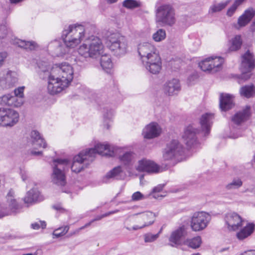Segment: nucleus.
Wrapping results in <instances>:
<instances>
[{"mask_svg": "<svg viewBox=\"0 0 255 255\" xmlns=\"http://www.w3.org/2000/svg\"><path fill=\"white\" fill-rule=\"evenodd\" d=\"M104 46L101 40L95 36L87 39L78 49V53L85 58H96L101 55L100 64L107 73H110L113 67L111 57L107 54H103Z\"/></svg>", "mask_w": 255, "mask_h": 255, "instance_id": "obj_1", "label": "nucleus"}, {"mask_svg": "<svg viewBox=\"0 0 255 255\" xmlns=\"http://www.w3.org/2000/svg\"><path fill=\"white\" fill-rule=\"evenodd\" d=\"M161 1L157 0L155 5L156 22L162 26H172L176 21L175 9L170 4H160Z\"/></svg>", "mask_w": 255, "mask_h": 255, "instance_id": "obj_2", "label": "nucleus"}, {"mask_svg": "<svg viewBox=\"0 0 255 255\" xmlns=\"http://www.w3.org/2000/svg\"><path fill=\"white\" fill-rule=\"evenodd\" d=\"M85 32V28L83 25L72 24L63 31L62 37L67 47L74 48L83 39Z\"/></svg>", "mask_w": 255, "mask_h": 255, "instance_id": "obj_3", "label": "nucleus"}, {"mask_svg": "<svg viewBox=\"0 0 255 255\" xmlns=\"http://www.w3.org/2000/svg\"><path fill=\"white\" fill-rule=\"evenodd\" d=\"M107 44L109 49L117 56L127 53L128 46L126 38L117 31H108L107 34Z\"/></svg>", "mask_w": 255, "mask_h": 255, "instance_id": "obj_4", "label": "nucleus"}, {"mask_svg": "<svg viewBox=\"0 0 255 255\" xmlns=\"http://www.w3.org/2000/svg\"><path fill=\"white\" fill-rule=\"evenodd\" d=\"M70 165L67 159H57L53 160L52 173L51 175L52 183L58 186L63 187L66 184L65 171Z\"/></svg>", "mask_w": 255, "mask_h": 255, "instance_id": "obj_5", "label": "nucleus"}, {"mask_svg": "<svg viewBox=\"0 0 255 255\" xmlns=\"http://www.w3.org/2000/svg\"><path fill=\"white\" fill-rule=\"evenodd\" d=\"M52 73L55 77L64 81L66 83H70L73 79V69L72 66L67 62L55 64L52 67Z\"/></svg>", "mask_w": 255, "mask_h": 255, "instance_id": "obj_6", "label": "nucleus"}, {"mask_svg": "<svg viewBox=\"0 0 255 255\" xmlns=\"http://www.w3.org/2000/svg\"><path fill=\"white\" fill-rule=\"evenodd\" d=\"M255 67V60L254 55L249 50L242 56L241 70L242 72L240 76L239 83H241L249 79L251 71Z\"/></svg>", "mask_w": 255, "mask_h": 255, "instance_id": "obj_7", "label": "nucleus"}, {"mask_svg": "<svg viewBox=\"0 0 255 255\" xmlns=\"http://www.w3.org/2000/svg\"><path fill=\"white\" fill-rule=\"evenodd\" d=\"M18 113L9 108H0V126L11 128L15 126L19 121Z\"/></svg>", "mask_w": 255, "mask_h": 255, "instance_id": "obj_8", "label": "nucleus"}, {"mask_svg": "<svg viewBox=\"0 0 255 255\" xmlns=\"http://www.w3.org/2000/svg\"><path fill=\"white\" fill-rule=\"evenodd\" d=\"M211 219L210 215L207 212H195L191 219V228L195 232L202 231L207 227Z\"/></svg>", "mask_w": 255, "mask_h": 255, "instance_id": "obj_9", "label": "nucleus"}, {"mask_svg": "<svg viewBox=\"0 0 255 255\" xmlns=\"http://www.w3.org/2000/svg\"><path fill=\"white\" fill-rule=\"evenodd\" d=\"M183 153V145L178 140L173 139L167 144L163 151V158L164 160H171L181 155Z\"/></svg>", "mask_w": 255, "mask_h": 255, "instance_id": "obj_10", "label": "nucleus"}, {"mask_svg": "<svg viewBox=\"0 0 255 255\" xmlns=\"http://www.w3.org/2000/svg\"><path fill=\"white\" fill-rule=\"evenodd\" d=\"M114 148L108 143H97L94 148L87 149L85 151L87 153L90 161H92L96 155L99 154L102 155L113 156L115 155Z\"/></svg>", "mask_w": 255, "mask_h": 255, "instance_id": "obj_11", "label": "nucleus"}, {"mask_svg": "<svg viewBox=\"0 0 255 255\" xmlns=\"http://www.w3.org/2000/svg\"><path fill=\"white\" fill-rule=\"evenodd\" d=\"M141 61L145 69L153 74H158L161 69V59L157 53L145 58Z\"/></svg>", "mask_w": 255, "mask_h": 255, "instance_id": "obj_12", "label": "nucleus"}, {"mask_svg": "<svg viewBox=\"0 0 255 255\" xmlns=\"http://www.w3.org/2000/svg\"><path fill=\"white\" fill-rule=\"evenodd\" d=\"M90 161L85 151H82L73 158L72 164L71 166V170L75 173L80 172L85 168Z\"/></svg>", "mask_w": 255, "mask_h": 255, "instance_id": "obj_13", "label": "nucleus"}, {"mask_svg": "<svg viewBox=\"0 0 255 255\" xmlns=\"http://www.w3.org/2000/svg\"><path fill=\"white\" fill-rule=\"evenodd\" d=\"M188 228L182 225L173 231L169 238V244L173 247H176L182 244V239L187 235Z\"/></svg>", "mask_w": 255, "mask_h": 255, "instance_id": "obj_14", "label": "nucleus"}, {"mask_svg": "<svg viewBox=\"0 0 255 255\" xmlns=\"http://www.w3.org/2000/svg\"><path fill=\"white\" fill-rule=\"evenodd\" d=\"M224 220L230 231H236L242 226V218L235 212L227 213L225 216Z\"/></svg>", "mask_w": 255, "mask_h": 255, "instance_id": "obj_15", "label": "nucleus"}, {"mask_svg": "<svg viewBox=\"0 0 255 255\" xmlns=\"http://www.w3.org/2000/svg\"><path fill=\"white\" fill-rule=\"evenodd\" d=\"M64 81L55 77L53 79H50L48 82L47 89L48 92L51 95L57 94L62 91L65 88L70 84L66 83L64 84Z\"/></svg>", "mask_w": 255, "mask_h": 255, "instance_id": "obj_16", "label": "nucleus"}, {"mask_svg": "<svg viewBox=\"0 0 255 255\" xmlns=\"http://www.w3.org/2000/svg\"><path fill=\"white\" fill-rule=\"evenodd\" d=\"M17 74L14 71H7L5 75L0 73V86L3 89L9 88L17 83Z\"/></svg>", "mask_w": 255, "mask_h": 255, "instance_id": "obj_17", "label": "nucleus"}, {"mask_svg": "<svg viewBox=\"0 0 255 255\" xmlns=\"http://www.w3.org/2000/svg\"><path fill=\"white\" fill-rule=\"evenodd\" d=\"M198 131L193 125H189L185 128L183 138L188 146L192 147L196 143V134Z\"/></svg>", "mask_w": 255, "mask_h": 255, "instance_id": "obj_18", "label": "nucleus"}, {"mask_svg": "<svg viewBox=\"0 0 255 255\" xmlns=\"http://www.w3.org/2000/svg\"><path fill=\"white\" fill-rule=\"evenodd\" d=\"M136 169L139 172L156 173L159 171V167L153 161L143 159L138 161Z\"/></svg>", "mask_w": 255, "mask_h": 255, "instance_id": "obj_19", "label": "nucleus"}, {"mask_svg": "<svg viewBox=\"0 0 255 255\" xmlns=\"http://www.w3.org/2000/svg\"><path fill=\"white\" fill-rule=\"evenodd\" d=\"M24 99L8 94L0 98V104L13 107H19L23 105Z\"/></svg>", "mask_w": 255, "mask_h": 255, "instance_id": "obj_20", "label": "nucleus"}, {"mask_svg": "<svg viewBox=\"0 0 255 255\" xmlns=\"http://www.w3.org/2000/svg\"><path fill=\"white\" fill-rule=\"evenodd\" d=\"M138 53L141 61L145 59V58H147L157 53L154 46L147 42L141 43L138 45Z\"/></svg>", "mask_w": 255, "mask_h": 255, "instance_id": "obj_21", "label": "nucleus"}, {"mask_svg": "<svg viewBox=\"0 0 255 255\" xmlns=\"http://www.w3.org/2000/svg\"><path fill=\"white\" fill-rule=\"evenodd\" d=\"M214 118V114L211 113H206L202 116L200 123L201 130L204 133V136H207L209 134Z\"/></svg>", "mask_w": 255, "mask_h": 255, "instance_id": "obj_22", "label": "nucleus"}, {"mask_svg": "<svg viewBox=\"0 0 255 255\" xmlns=\"http://www.w3.org/2000/svg\"><path fill=\"white\" fill-rule=\"evenodd\" d=\"M160 128L155 123H151L147 125L143 130L142 134L144 138L151 139L159 135Z\"/></svg>", "mask_w": 255, "mask_h": 255, "instance_id": "obj_23", "label": "nucleus"}, {"mask_svg": "<svg viewBox=\"0 0 255 255\" xmlns=\"http://www.w3.org/2000/svg\"><path fill=\"white\" fill-rule=\"evenodd\" d=\"M164 92L168 96L176 95L180 90V85L178 80L173 79L164 85Z\"/></svg>", "mask_w": 255, "mask_h": 255, "instance_id": "obj_24", "label": "nucleus"}, {"mask_svg": "<svg viewBox=\"0 0 255 255\" xmlns=\"http://www.w3.org/2000/svg\"><path fill=\"white\" fill-rule=\"evenodd\" d=\"M234 106L233 97L228 94H221L220 97V108L222 111L231 109Z\"/></svg>", "mask_w": 255, "mask_h": 255, "instance_id": "obj_25", "label": "nucleus"}, {"mask_svg": "<svg viewBox=\"0 0 255 255\" xmlns=\"http://www.w3.org/2000/svg\"><path fill=\"white\" fill-rule=\"evenodd\" d=\"M250 116V107L247 106L246 108L236 113L232 120L234 123L239 125L248 120Z\"/></svg>", "mask_w": 255, "mask_h": 255, "instance_id": "obj_26", "label": "nucleus"}, {"mask_svg": "<svg viewBox=\"0 0 255 255\" xmlns=\"http://www.w3.org/2000/svg\"><path fill=\"white\" fill-rule=\"evenodd\" d=\"M125 176L124 172L122 170L121 166H118L115 167L110 171L108 172L105 177V182H108V180L116 179L121 180L123 179Z\"/></svg>", "mask_w": 255, "mask_h": 255, "instance_id": "obj_27", "label": "nucleus"}, {"mask_svg": "<svg viewBox=\"0 0 255 255\" xmlns=\"http://www.w3.org/2000/svg\"><path fill=\"white\" fill-rule=\"evenodd\" d=\"M43 199L39 191L36 188H33L27 192L24 201L25 203H32L41 201Z\"/></svg>", "mask_w": 255, "mask_h": 255, "instance_id": "obj_28", "label": "nucleus"}, {"mask_svg": "<svg viewBox=\"0 0 255 255\" xmlns=\"http://www.w3.org/2000/svg\"><path fill=\"white\" fill-rule=\"evenodd\" d=\"M30 137L32 144L34 147H46L47 144L45 140L38 131L32 130L30 133Z\"/></svg>", "mask_w": 255, "mask_h": 255, "instance_id": "obj_29", "label": "nucleus"}, {"mask_svg": "<svg viewBox=\"0 0 255 255\" xmlns=\"http://www.w3.org/2000/svg\"><path fill=\"white\" fill-rule=\"evenodd\" d=\"M135 157V154L132 151L123 152L119 156L120 162L124 165L128 166L132 165Z\"/></svg>", "mask_w": 255, "mask_h": 255, "instance_id": "obj_30", "label": "nucleus"}, {"mask_svg": "<svg viewBox=\"0 0 255 255\" xmlns=\"http://www.w3.org/2000/svg\"><path fill=\"white\" fill-rule=\"evenodd\" d=\"M255 225L248 224L237 233V237L239 240H243L250 236L255 230Z\"/></svg>", "mask_w": 255, "mask_h": 255, "instance_id": "obj_31", "label": "nucleus"}, {"mask_svg": "<svg viewBox=\"0 0 255 255\" xmlns=\"http://www.w3.org/2000/svg\"><path fill=\"white\" fill-rule=\"evenodd\" d=\"M14 44L17 45L18 47L26 50H33L37 46V44L32 41H25L19 39H14Z\"/></svg>", "mask_w": 255, "mask_h": 255, "instance_id": "obj_32", "label": "nucleus"}, {"mask_svg": "<svg viewBox=\"0 0 255 255\" xmlns=\"http://www.w3.org/2000/svg\"><path fill=\"white\" fill-rule=\"evenodd\" d=\"M11 32L10 29L6 24L0 25V40H3V42H11Z\"/></svg>", "mask_w": 255, "mask_h": 255, "instance_id": "obj_33", "label": "nucleus"}, {"mask_svg": "<svg viewBox=\"0 0 255 255\" xmlns=\"http://www.w3.org/2000/svg\"><path fill=\"white\" fill-rule=\"evenodd\" d=\"M213 57L207 58L199 63L201 70L205 72H213Z\"/></svg>", "mask_w": 255, "mask_h": 255, "instance_id": "obj_34", "label": "nucleus"}, {"mask_svg": "<svg viewBox=\"0 0 255 255\" xmlns=\"http://www.w3.org/2000/svg\"><path fill=\"white\" fill-rule=\"evenodd\" d=\"M13 192L10 190L7 195V201L9 204V207L10 209L11 212H15L19 208V206L14 199Z\"/></svg>", "mask_w": 255, "mask_h": 255, "instance_id": "obj_35", "label": "nucleus"}, {"mask_svg": "<svg viewBox=\"0 0 255 255\" xmlns=\"http://www.w3.org/2000/svg\"><path fill=\"white\" fill-rule=\"evenodd\" d=\"M139 215L138 220L141 221L140 222L142 223V224H146V222L152 221V224L154 222V215L151 212H146L142 213H138L133 215V216Z\"/></svg>", "mask_w": 255, "mask_h": 255, "instance_id": "obj_36", "label": "nucleus"}, {"mask_svg": "<svg viewBox=\"0 0 255 255\" xmlns=\"http://www.w3.org/2000/svg\"><path fill=\"white\" fill-rule=\"evenodd\" d=\"M184 244L191 248L196 249L200 247L202 244V239L200 236H197L192 239H187Z\"/></svg>", "mask_w": 255, "mask_h": 255, "instance_id": "obj_37", "label": "nucleus"}, {"mask_svg": "<svg viewBox=\"0 0 255 255\" xmlns=\"http://www.w3.org/2000/svg\"><path fill=\"white\" fill-rule=\"evenodd\" d=\"M255 92V87L253 84L245 86L240 90L241 95L246 98H250Z\"/></svg>", "mask_w": 255, "mask_h": 255, "instance_id": "obj_38", "label": "nucleus"}, {"mask_svg": "<svg viewBox=\"0 0 255 255\" xmlns=\"http://www.w3.org/2000/svg\"><path fill=\"white\" fill-rule=\"evenodd\" d=\"M230 0L212 5L210 7V11L212 13L219 12L224 9L230 2Z\"/></svg>", "mask_w": 255, "mask_h": 255, "instance_id": "obj_39", "label": "nucleus"}, {"mask_svg": "<svg viewBox=\"0 0 255 255\" xmlns=\"http://www.w3.org/2000/svg\"><path fill=\"white\" fill-rule=\"evenodd\" d=\"M123 6L128 9H133L140 7L141 2L135 0H125L123 2Z\"/></svg>", "mask_w": 255, "mask_h": 255, "instance_id": "obj_40", "label": "nucleus"}, {"mask_svg": "<svg viewBox=\"0 0 255 255\" xmlns=\"http://www.w3.org/2000/svg\"><path fill=\"white\" fill-rule=\"evenodd\" d=\"M243 185L241 179L238 178H234L232 182L226 186L227 190H230L239 188Z\"/></svg>", "mask_w": 255, "mask_h": 255, "instance_id": "obj_41", "label": "nucleus"}, {"mask_svg": "<svg viewBox=\"0 0 255 255\" xmlns=\"http://www.w3.org/2000/svg\"><path fill=\"white\" fill-rule=\"evenodd\" d=\"M242 44L241 37L240 35H236L233 39L232 45L230 47V50L236 51L241 46Z\"/></svg>", "mask_w": 255, "mask_h": 255, "instance_id": "obj_42", "label": "nucleus"}, {"mask_svg": "<svg viewBox=\"0 0 255 255\" xmlns=\"http://www.w3.org/2000/svg\"><path fill=\"white\" fill-rule=\"evenodd\" d=\"M104 122L106 123V128L109 129L110 125L108 124V122L112 119L114 114V111L111 109H109L105 108H104Z\"/></svg>", "mask_w": 255, "mask_h": 255, "instance_id": "obj_43", "label": "nucleus"}, {"mask_svg": "<svg viewBox=\"0 0 255 255\" xmlns=\"http://www.w3.org/2000/svg\"><path fill=\"white\" fill-rule=\"evenodd\" d=\"M224 61V59L221 57H213V63L212 66L214 73L219 70Z\"/></svg>", "mask_w": 255, "mask_h": 255, "instance_id": "obj_44", "label": "nucleus"}, {"mask_svg": "<svg viewBox=\"0 0 255 255\" xmlns=\"http://www.w3.org/2000/svg\"><path fill=\"white\" fill-rule=\"evenodd\" d=\"M40 77L43 79H47L48 81L50 79H53L55 77V75L52 73V68L51 69L50 71H49L47 69H41L39 72Z\"/></svg>", "mask_w": 255, "mask_h": 255, "instance_id": "obj_45", "label": "nucleus"}, {"mask_svg": "<svg viewBox=\"0 0 255 255\" xmlns=\"http://www.w3.org/2000/svg\"><path fill=\"white\" fill-rule=\"evenodd\" d=\"M69 229L68 226L60 227L55 230L53 233V235L56 238H58L65 235Z\"/></svg>", "mask_w": 255, "mask_h": 255, "instance_id": "obj_46", "label": "nucleus"}, {"mask_svg": "<svg viewBox=\"0 0 255 255\" xmlns=\"http://www.w3.org/2000/svg\"><path fill=\"white\" fill-rule=\"evenodd\" d=\"M153 39L157 42L160 41L166 37V32L164 29H160L153 34Z\"/></svg>", "mask_w": 255, "mask_h": 255, "instance_id": "obj_47", "label": "nucleus"}, {"mask_svg": "<svg viewBox=\"0 0 255 255\" xmlns=\"http://www.w3.org/2000/svg\"><path fill=\"white\" fill-rule=\"evenodd\" d=\"M146 198V196L144 195L139 191L134 193L131 196V200L133 201L142 200Z\"/></svg>", "mask_w": 255, "mask_h": 255, "instance_id": "obj_48", "label": "nucleus"}, {"mask_svg": "<svg viewBox=\"0 0 255 255\" xmlns=\"http://www.w3.org/2000/svg\"><path fill=\"white\" fill-rule=\"evenodd\" d=\"M160 233V231L155 234V235H152L150 233L144 235V241L145 242H152L154 241H155L159 236V234Z\"/></svg>", "mask_w": 255, "mask_h": 255, "instance_id": "obj_49", "label": "nucleus"}, {"mask_svg": "<svg viewBox=\"0 0 255 255\" xmlns=\"http://www.w3.org/2000/svg\"><path fill=\"white\" fill-rule=\"evenodd\" d=\"M24 87H19L14 90V96L18 97V98H21L22 99H24Z\"/></svg>", "mask_w": 255, "mask_h": 255, "instance_id": "obj_50", "label": "nucleus"}, {"mask_svg": "<svg viewBox=\"0 0 255 255\" xmlns=\"http://www.w3.org/2000/svg\"><path fill=\"white\" fill-rule=\"evenodd\" d=\"M31 228L34 230H38L40 227H41L42 229L45 228L46 226V224L44 221H40L39 222H36L32 223L31 225Z\"/></svg>", "mask_w": 255, "mask_h": 255, "instance_id": "obj_51", "label": "nucleus"}, {"mask_svg": "<svg viewBox=\"0 0 255 255\" xmlns=\"http://www.w3.org/2000/svg\"><path fill=\"white\" fill-rule=\"evenodd\" d=\"M239 6V5L238 4L234 2V4L228 9L227 11V15L228 16H232Z\"/></svg>", "mask_w": 255, "mask_h": 255, "instance_id": "obj_52", "label": "nucleus"}, {"mask_svg": "<svg viewBox=\"0 0 255 255\" xmlns=\"http://www.w3.org/2000/svg\"><path fill=\"white\" fill-rule=\"evenodd\" d=\"M100 217H97V218L93 220L92 221H91V222H89L88 223H87L86 224H85L84 226L81 227V228L77 229L74 233H73V234H78L81 230H83L86 227H89V226L91 225V223H93L94 221H97V220H101V219H99V218Z\"/></svg>", "mask_w": 255, "mask_h": 255, "instance_id": "obj_53", "label": "nucleus"}, {"mask_svg": "<svg viewBox=\"0 0 255 255\" xmlns=\"http://www.w3.org/2000/svg\"><path fill=\"white\" fill-rule=\"evenodd\" d=\"M164 186H165L164 184H161L158 185L157 186L153 188V189H152V192L151 193V194L149 195H150L151 194H154V193H155L157 192H160V191H161L162 190Z\"/></svg>", "mask_w": 255, "mask_h": 255, "instance_id": "obj_54", "label": "nucleus"}, {"mask_svg": "<svg viewBox=\"0 0 255 255\" xmlns=\"http://www.w3.org/2000/svg\"><path fill=\"white\" fill-rule=\"evenodd\" d=\"M20 174L23 181H25L29 177L28 172L25 170L20 169Z\"/></svg>", "mask_w": 255, "mask_h": 255, "instance_id": "obj_55", "label": "nucleus"}, {"mask_svg": "<svg viewBox=\"0 0 255 255\" xmlns=\"http://www.w3.org/2000/svg\"><path fill=\"white\" fill-rule=\"evenodd\" d=\"M7 56V53L6 52H0V67H1L3 64L4 61Z\"/></svg>", "mask_w": 255, "mask_h": 255, "instance_id": "obj_56", "label": "nucleus"}, {"mask_svg": "<svg viewBox=\"0 0 255 255\" xmlns=\"http://www.w3.org/2000/svg\"><path fill=\"white\" fill-rule=\"evenodd\" d=\"M152 222V221H151L150 222H146V223H145L146 224H142L141 226H139L138 225L134 226L132 227V229L133 230H136L142 229L145 227L151 225Z\"/></svg>", "mask_w": 255, "mask_h": 255, "instance_id": "obj_57", "label": "nucleus"}, {"mask_svg": "<svg viewBox=\"0 0 255 255\" xmlns=\"http://www.w3.org/2000/svg\"><path fill=\"white\" fill-rule=\"evenodd\" d=\"M11 214V212H10L6 210H0V218H1L5 216H7Z\"/></svg>", "mask_w": 255, "mask_h": 255, "instance_id": "obj_58", "label": "nucleus"}, {"mask_svg": "<svg viewBox=\"0 0 255 255\" xmlns=\"http://www.w3.org/2000/svg\"><path fill=\"white\" fill-rule=\"evenodd\" d=\"M241 255H255V250L245 252Z\"/></svg>", "mask_w": 255, "mask_h": 255, "instance_id": "obj_59", "label": "nucleus"}, {"mask_svg": "<svg viewBox=\"0 0 255 255\" xmlns=\"http://www.w3.org/2000/svg\"><path fill=\"white\" fill-rule=\"evenodd\" d=\"M31 154H32L33 155H36V156L41 155V154H42V152H41V151H33V150L31 151Z\"/></svg>", "mask_w": 255, "mask_h": 255, "instance_id": "obj_60", "label": "nucleus"}, {"mask_svg": "<svg viewBox=\"0 0 255 255\" xmlns=\"http://www.w3.org/2000/svg\"><path fill=\"white\" fill-rule=\"evenodd\" d=\"M110 215H111L110 212H109L108 213H106L101 215L100 216V217L99 218V219H102L103 218L106 217L108 216H109Z\"/></svg>", "mask_w": 255, "mask_h": 255, "instance_id": "obj_61", "label": "nucleus"}, {"mask_svg": "<svg viewBox=\"0 0 255 255\" xmlns=\"http://www.w3.org/2000/svg\"><path fill=\"white\" fill-rule=\"evenodd\" d=\"M245 0H235V2L240 5Z\"/></svg>", "mask_w": 255, "mask_h": 255, "instance_id": "obj_62", "label": "nucleus"}, {"mask_svg": "<svg viewBox=\"0 0 255 255\" xmlns=\"http://www.w3.org/2000/svg\"><path fill=\"white\" fill-rule=\"evenodd\" d=\"M118 0H107L108 2L110 3H115Z\"/></svg>", "mask_w": 255, "mask_h": 255, "instance_id": "obj_63", "label": "nucleus"}, {"mask_svg": "<svg viewBox=\"0 0 255 255\" xmlns=\"http://www.w3.org/2000/svg\"><path fill=\"white\" fill-rule=\"evenodd\" d=\"M119 211V210H114V211H110V213H111V214H113L118 213Z\"/></svg>", "mask_w": 255, "mask_h": 255, "instance_id": "obj_64", "label": "nucleus"}]
</instances>
